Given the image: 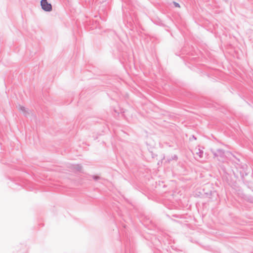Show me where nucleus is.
Returning a JSON list of instances; mask_svg holds the SVG:
<instances>
[{"instance_id":"2","label":"nucleus","mask_w":253,"mask_h":253,"mask_svg":"<svg viewBox=\"0 0 253 253\" xmlns=\"http://www.w3.org/2000/svg\"><path fill=\"white\" fill-rule=\"evenodd\" d=\"M173 4H174V6L176 7H177V8H180V6L179 3H178L176 2H174Z\"/></svg>"},{"instance_id":"1","label":"nucleus","mask_w":253,"mask_h":253,"mask_svg":"<svg viewBox=\"0 0 253 253\" xmlns=\"http://www.w3.org/2000/svg\"><path fill=\"white\" fill-rule=\"evenodd\" d=\"M41 5L43 10L46 11H50L52 10L51 4L47 1V0H42Z\"/></svg>"}]
</instances>
